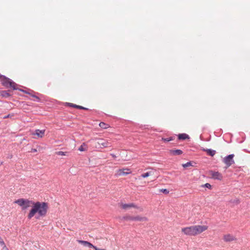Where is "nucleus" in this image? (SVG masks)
Here are the masks:
<instances>
[{
    "instance_id": "obj_1",
    "label": "nucleus",
    "mask_w": 250,
    "mask_h": 250,
    "mask_svg": "<svg viewBox=\"0 0 250 250\" xmlns=\"http://www.w3.org/2000/svg\"><path fill=\"white\" fill-rule=\"evenodd\" d=\"M47 209V204H34L28 215V218H31L36 213L40 216H44L46 213Z\"/></svg>"
},
{
    "instance_id": "obj_2",
    "label": "nucleus",
    "mask_w": 250,
    "mask_h": 250,
    "mask_svg": "<svg viewBox=\"0 0 250 250\" xmlns=\"http://www.w3.org/2000/svg\"><path fill=\"white\" fill-rule=\"evenodd\" d=\"M0 81L2 85L6 88H11L13 90L18 89L17 84L4 76L0 75Z\"/></svg>"
},
{
    "instance_id": "obj_3",
    "label": "nucleus",
    "mask_w": 250,
    "mask_h": 250,
    "mask_svg": "<svg viewBox=\"0 0 250 250\" xmlns=\"http://www.w3.org/2000/svg\"><path fill=\"white\" fill-rule=\"evenodd\" d=\"M111 146V143L108 140L104 139H99L97 142V145L96 146V147L101 148H107Z\"/></svg>"
},
{
    "instance_id": "obj_4",
    "label": "nucleus",
    "mask_w": 250,
    "mask_h": 250,
    "mask_svg": "<svg viewBox=\"0 0 250 250\" xmlns=\"http://www.w3.org/2000/svg\"><path fill=\"white\" fill-rule=\"evenodd\" d=\"M195 236L207 230L208 227L207 225H195L193 226Z\"/></svg>"
},
{
    "instance_id": "obj_5",
    "label": "nucleus",
    "mask_w": 250,
    "mask_h": 250,
    "mask_svg": "<svg viewBox=\"0 0 250 250\" xmlns=\"http://www.w3.org/2000/svg\"><path fill=\"white\" fill-rule=\"evenodd\" d=\"M182 232L188 236H195L193 226L183 228L181 229Z\"/></svg>"
},
{
    "instance_id": "obj_6",
    "label": "nucleus",
    "mask_w": 250,
    "mask_h": 250,
    "mask_svg": "<svg viewBox=\"0 0 250 250\" xmlns=\"http://www.w3.org/2000/svg\"><path fill=\"white\" fill-rule=\"evenodd\" d=\"M45 130H40V129H36L35 131L32 133V135L33 136H34L33 137L34 139H37L39 138H42L44 137L45 134Z\"/></svg>"
},
{
    "instance_id": "obj_7",
    "label": "nucleus",
    "mask_w": 250,
    "mask_h": 250,
    "mask_svg": "<svg viewBox=\"0 0 250 250\" xmlns=\"http://www.w3.org/2000/svg\"><path fill=\"white\" fill-rule=\"evenodd\" d=\"M131 173V170L128 168H121L116 171V174L117 176H123L129 174Z\"/></svg>"
},
{
    "instance_id": "obj_8",
    "label": "nucleus",
    "mask_w": 250,
    "mask_h": 250,
    "mask_svg": "<svg viewBox=\"0 0 250 250\" xmlns=\"http://www.w3.org/2000/svg\"><path fill=\"white\" fill-rule=\"evenodd\" d=\"M209 173L211 177L214 179L221 180L223 178V176L221 173L218 171L211 170L209 172Z\"/></svg>"
},
{
    "instance_id": "obj_9",
    "label": "nucleus",
    "mask_w": 250,
    "mask_h": 250,
    "mask_svg": "<svg viewBox=\"0 0 250 250\" xmlns=\"http://www.w3.org/2000/svg\"><path fill=\"white\" fill-rule=\"evenodd\" d=\"M223 239L225 242H230L236 241L237 239L233 235L228 233L223 235Z\"/></svg>"
},
{
    "instance_id": "obj_10",
    "label": "nucleus",
    "mask_w": 250,
    "mask_h": 250,
    "mask_svg": "<svg viewBox=\"0 0 250 250\" xmlns=\"http://www.w3.org/2000/svg\"><path fill=\"white\" fill-rule=\"evenodd\" d=\"M234 155L233 154H230L226 157L224 160V163L227 165V168L230 167L232 164H233L234 161L233 160V158Z\"/></svg>"
},
{
    "instance_id": "obj_11",
    "label": "nucleus",
    "mask_w": 250,
    "mask_h": 250,
    "mask_svg": "<svg viewBox=\"0 0 250 250\" xmlns=\"http://www.w3.org/2000/svg\"><path fill=\"white\" fill-rule=\"evenodd\" d=\"M120 208L124 210H128L131 208H139L135 204H120Z\"/></svg>"
},
{
    "instance_id": "obj_12",
    "label": "nucleus",
    "mask_w": 250,
    "mask_h": 250,
    "mask_svg": "<svg viewBox=\"0 0 250 250\" xmlns=\"http://www.w3.org/2000/svg\"><path fill=\"white\" fill-rule=\"evenodd\" d=\"M77 241L79 244L83 245L84 247H88L90 248H94L95 246L90 242L86 241L78 240Z\"/></svg>"
},
{
    "instance_id": "obj_13",
    "label": "nucleus",
    "mask_w": 250,
    "mask_h": 250,
    "mask_svg": "<svg viewBox=\"0 0 250 250\" xmlns=\"http://www.w3.org/2000/svg\"><path fill=\"white\" fill-rule=\"evenodd\" d=\"M169 153L172 155H180L183 153V151L180 149H171Z\"/></svg>"
},
{
    "instance_id": "obj_14",
    "label": "nucleus",
    "mask_w": 250,
    "mask_h": 250,
    "mask_svg": "<svg viewBox=\"0 0 250 250\" xmlns=\"http://www.w3.org/2000/svg\"><path fill=\"white\" fill-rule=\"evenodd\" d=\"M148 220L147 218L146 217H142L140 216H137L133 217V221H138L140 222H146Z\"/></svg>"
},
{
    "instance_id": "obj_15",
    "label": "nucleus",
    "mask_w": 250,
    "mask_h": 250,
    "mask_svg": "<svg viewBox=\"0 0 250 250\" xmlns=\"http://www.w3.org/2000/svg\"><path fill=\"white\" fill-rule=\"evenodd\" d=\"M88 147L85 143H83L82 145L79 147L78 150L80 151H85L87 150Z\"/></svg>"
},
{
    "instance_id": "obj_16",
    "label": "nucleus",
    "mask_w": 250,
    "mask_h": 250,
    "mask_svg": "<svg viewBox=\"0 0 250 250\" xmlns=\"http://www.w3.org/2000/svg\"><path fill=\"white\" fill-rule=\"evenodd\" d=\"M204 150L206 151L208 155L211 156H213L216 153V151L215 150L211 149H204Z\"/></svg>"
},
{
    "instance_id": "obj_17",
    "label": "nucleus",
    "mask_w": 250,
    "mask_h": 250,
    "mask_svg": "<svg viewBox=\"0 0 250 250\" xmlns=\"http://www.w3.org/2000/svg\"><path fill=\"white\" fill-rule=\"evenodd\" d=\"M14 203H30V201L28 200L21 198L15 201Z\"/></svg>"
},
{
    "instance_id": "obj_18",
    "label": "nucleus",
    "mask_w": 250,
    "mask_h": 250,
    "mask_svg": "<svg viewBox=\"0 0 250 250\" xmlns=\"http://www.w3.org/2000/svg\"><path fill=\"white\" fill-rule=\"evenodd\" d=\"M188 135L185 133L179 134L178 135V139L179 140H184L188 139Z\"/></svg>"
},
{
    "instance_id": "obj_19",
    "label": "nucleus",
    "mask_w": 250,
    "mask_h": 250,
    "mask_svg": "<svg viewBox=\"0 0 250 250\" xmlns=\"http://www.w3.org/2000/svg\"><path fill=\"white\" fill-rule=\"evenodd\" d=\"M0 95L5 98L9 97L11 94L8 92V91L3 90L0 92Z\"/></svg>"
},
{
    "instance_id": "obj_20",
    "label": "nucleus",
    "mask_w": 250,
    "mask_h": 250,
    "mask_svg": "<svg viewBox=\"0 0 250 250\" xmlns=\"http://www.w3.org/2000/svg\"><path fill=\"white\" fill-rule=\"evenodd\" d=\"M99 126L103 128V129H106V128H108L109 127V125H108V124H106L104 122H101L100 124H99Z\"/></svg>"
},
{
    "instance_id": "obj_21",
    "label": "nucleus",
    "mask_w": 250,
    "mask_h": 250,
    "mask_svg": "<svg viewBox=\"0 0 250 250\" xmlns=\"http://www.w3.org/2000/svg\"><path fill=\"white\" fill-rule=\"evenodd\" d=\"M152 175H153V172L152 171H149L142 174L141 177L142 178H146Z\"/></svg>"
},
{
    "instance_id": "obj_22",
    "label": "nucleus",
    "mask_w": 250,
    "mask_h": 250,
    "mask_svg": "<svg viewBox=\"0 0 250 250\" xmlns=\"http://www.w3.org/2000/svg\"><path fill=\"white\" fill-rule=\"evenodd\" d=\"M68 152L57 151L56 152V155L61 156H66L68 155Z\"/></svg>"
},
{
    "instance_id": "obj_23",
    "label": "nucleus",
    "mask_w": 250,
    "mask_h": 250,
    "mask_svg": "<svg viewBox=\"0 0 250 250\" xmlns=\"http://www.w3.org/2000/svg\"><path fill=\"white\" fill-rule=\"evenodd\" d=\"M182 166L185 167V168H187L188 167H190V166H192V165H191V162H188L186 164H183L182 165Z\"/></svg>"
},
{
    "instance_id": "obj_24",
    "label": "nucleus",
    "mask_w": 250,
    "mask_h": 250,
    "mask_svg": "<svg viewBox=\"0 0 250 250\" xmlns=\"http://www.w3.org/2000/svg\"><path fill=\"white\" fill-rule=\"evenodd\" d=\"M162 140L165 142H169L170 141L173 140V139L172 137H169L167 138H162Z\"/></svg>"
},
{
    "instance_id": "obj_25",
    "label": "nucleus",
    "mask_w": 250,
    "mask_h": 250,
    "mask_svg": "<svg viewBox=\"0 0 250 250\" xmlns=\"http://www.w3.org/2000/svg\"><path fill=\"white\" fill-rule=\"evenodd\" d=\"M123 218L126 220H133V217L128 216L124 217Z\"/></svg>"
},
{
    "instance_id": "obj_26",
    "label": "nucleus",
    "mask_w": 250,
    "mask_h": 250,
    "mask_svg": "<svg viewBox=\"0 0 250 250\" xmlns=\"http://www.w3.org/2000/svg\"><path fill=\"white\" fill-rule=\"evenodd\" d=\"M13 116H14V114H9L6 115V116H4L3 117V119H6V118H11V117H12Z\"/></svg>"
},
{
    "instance_id": "obj_27",
    "label": "nucleus",
    "mask_w": 250,
    "mask_h": 250,
    "mask_svg": "<svg viewBox=\"0 0 250 250\" xmlns=\"http://www.w3.org/2000/svg\"><path fill=\"white\" fill-rule=\"evenodd\" d=\"M0 244L3 247L5 245L4 241L2 239V238L0 236Z\"/></svg>"
},
{
    "instance_id": "obj_28",
    "label": "nucleus",
    "mask_w": 250,
    "mask_h": 250,
    "mask_svg": "<svg viewBox=\"0 0 250 250\" xmlns=\"http://www.w3.org/2000/svg\"><path fill=\"white\" fill-rule=\"evenodd\" d=\"M76 108H78V109H87L86 108H85L83 106H80V105H78L77 106H76Z\"/></svg>"
},
{
    "instance_id": "obj_29",
    "label": "nucleus",
    "mask_w": 250,
    "mask_h": 250,
    "mask_svg": "<svg viewBox=\"0 0 250 250\" xmlns=\"http://www.w3.org/2000/svg\"><path fill=\"white\" fill-rule=\"evenodd\" d=\"M205 187H206V188H211V185L208 184V183H206L205 185Z\"/></svg>"
},
{
    "instance_id": "obj_30",
    "label": "nucleus",
    "mask_w": 250,
    "mask_h": 250,
    "mask_svg": "<svg viewBox=\"0 0 250 250\" xmlns=\"http://www.w3.org/2000/svg\"><path fill=\"white\" fill-rule=\"evenodd\" d=\"M69 105L70 106H71V107H75V108H76V106H77V105H76V104H71V103H69Z\"/></svg>"
},
{
    "instance_id": "obj_31",
    "label": "nucleus",
    "mask_w": 250,
    "mask_h": 250,
    "mask_svg": "<svg viewBox=\"0 0 250 250\" xmlns=\"http://www.w3.org/2000/svg\"><path fill=\"white\" fill-rule=\"evenodd\" d=\"M31 96H32L33 97L35 98V99H37L38 101H39V100H40V98H39L38 97H37V96H35V95H31Z\"/></svg>"
},
{
    "instance_id": "obj_32",
    "label": "nucleus",
    "mask_w": 250,
    "mask_h": 250,
    "mask_svg": "<svg viewBox=\"0 0 250 250\" xmlns=\"http://www.w3.org/2000/svg\"><path fill=\"white\" fill-rule=\"evenodd\" d=\"M2 247H3L2 248L3 250H9L8 249L6 246V245L3 246Z\"/></svg>"
},
{
    "instance_id": "obj_33",
    "label": "nucleus",
    "mask_w": 250,
    "mask_h": 250,
    "mask_svg": "<svg viewBox=\"0 0 250 250\" xmlns=\"http://www.w3.org/2000/svg\"><path fill=\"white\" fill-rule=\"evenodd\" d=\"M95 250H105L104 249H100L99 248H98L97 247H96V246H94V248H93Z\"/></svg>"
},
{
    "instance_id": "obj_34",
    "label": "nucleus",
    "mask_w": 250,
    "mask_h": 250,
    "mask_svg": "<svg viewBox=\"0 0 250 250\" xmlns=\"http://www.w3.org/2000/svg\"><path fill=\"white\" fill-rule=\"evenodd\" d=\"M37 151V150L36 148H32L31 149V152H36Z\"/></svg>"
},
{
    "instance_id": "obj_35",
    "label": "nucleus",
    "mask_w": 250,
    "mask_h": 250,
    "mask_svg": "<svg viewBox=\"0 0 250 250\" xmlns=\"http://www.w3.org/2000/svg\"><path fill=\"white\" fill-rule=\"evenodd\" d=\"M20 90L21 91H22L23 92H24L25 93L30 94L29 93L27 92V91H26L24 90L20 89Z\"/></svg>"
},
{
    "instance_id": "obj_36",
    "label": "nucleus",
    "mask_w": 250,
    "mask_h": 250,
    "mask_svg": "<svg viewBox=\"0 0 250 250\" xmlns=\"http://www.w3.org/2000/svg\"><path fill=\"white\" fill-rule=\"evenodd\" d=\"M163 192L166 193H168V191L167 190V189H165L163 190Z\"/></svg>"
},
{
    "instance_id": "obj_37",
    "label": "nucleus",
    "mask_w": 250,
    "mask_h": 250,
    "mask_svg": "<svg viewBox=\"0 0 250 250\" xmlns=\"http://www.w3.org/2000/svg\"><path fill=\"white\" fill-rule=\"evenodd\" d=\"M111 155L114 158L116 157V156L114 154H111Z\"/></svg>"
},
{
    "instance_id": "obj_38",
    "label": "nucleus",
    "mask_w": 250,
    "mask_h": 250,
    "mask_svg": "<svg viewBox=\"0 0 250 250\" xmlns=\"http://www.w3.org/2000/svg\"><path fill=\"white\" fill-rule=\"evenodd\" d=\"M139 209H140V211H142V210H143L142 208H139Z\"/></svg>"
}]
</instances>
